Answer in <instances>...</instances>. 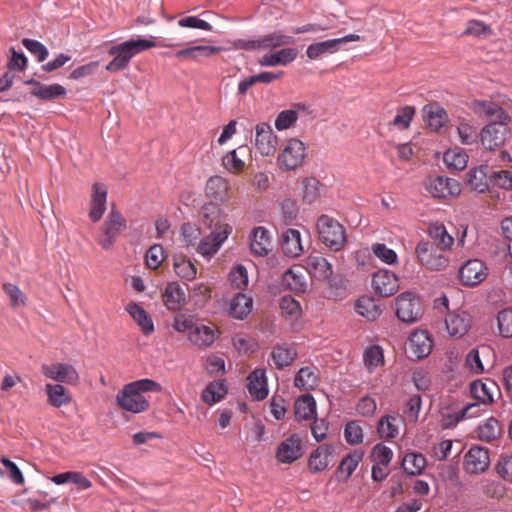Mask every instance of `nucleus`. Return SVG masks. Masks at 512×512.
Wrapping results in <instances>:
<instances>
[{
  "label": "nucleus",
  "mask_w": 512,
  "mask_h": 512,
  "mask_svg": "<svg viewBox=\"0 0 512 512\" xmlns=\"http://www.w3.org/2000/svg\"><path fill=\"white\" fill-rule=\"evenodd\" d=\"M205 194L209 199L226 202L232 196V189L228 179L214 175L211 176L205 185Z\"/></svg>",
  "instance_id": "19"
},
{
  "label": "nucleus",
  "mask_w": 512,
  "mask_h": 512,
  "mask_svg": "<svg viewBox=\"0 0 512 512\" xmlns=\"http://www.w3.org/2000/svg\"><path fill=\"white\" fill-rule=\"evenodd\" d=\"M373 254L387 265H395L398 263V256L393 249L388 248L383 243H375L371 246Z\"/></svg>",
  "instance_id": "61"
},
{
  "label": "nucleus",
  "mask_w": 512,
  "mask_h": 512,
  "mask_svg": "<svg viewBox=\"0 0 512 512\" xmlns=\"http://www.w3.org/2000/svg\"><path fill=\"white\" fill-rule=\"evenodd\" d=\"M294 43L292 36L283 34L281 31H274L272 33L262 35L257 39L244 40L240 39L235 43L236 48L244 50H272L278 47L290 45Z\"/></svg>",
  "instance_id": "6"
},
{
  "label": "nucleus",
  "mask_w": 512,
  "mask_h": 512,
  "mask_svg": "<svg viewBox=\"0 0 512 512\" xmlns=\"http://www.w3.org/2000/svg\"><path fill=\"white\" fill-rule=\"evenodd\" d=\"M43 375L56 382L75 385L79 381V374L76 369L66 363L44 364L41 366Z\"/></svg>",
  "instance_id": "15"
},
{
  "label": "nucleus",
  "mask_w": 512,
  "mask_h": 512,
  "mask_svg": "<svg viewBox=\"0 0 512 512\" xmlns=\"http://www.w3.org/2000/svg\"><path fill=\"white\" fill-rule=\"evenodd\" d=\"M161 385L151 379L145 378L126 384L116 396L117 404L125 411L142 413L149 408L146 392H161Z\"/></svg>",
  "instance_id": "2"
},
{
  "label": "nucleus",
  "mask_w": 512,
  "mask_h": 512,
  "mask_svg": "<svg viewBox=\"0 0 512 512\" xmlns=\"http://www.w3.org/2000/svg\"><path fill=\"white\" fill-rule=\"evenodd\" d=\"M333 452L334 447L331 444H322L318 446L309 456V470L313 473L325 470L329 465V457L333 454Z\"/></svg>",
  "instance_id": "25"
},
{
  "label": "nucleus",
  "mask_w": 512,
  "mask_h": 512,
  "mask_svg": "<svg viewBox=\"0 0 512 512\" xmlns=\"http://www.w3.org/2000/svg\"><path fill=\"white\" fill-rule=\"evenodd\" d=\"M488 275V267L480 259H469L459 268L460 282L465 286H476L483 282Z\"/></svg>",
  "instance_id": "12"
},
{
  "label": "nucleus",
  "mask_w": 512,
  "mask_h": 512,
  "mask_svg": "<svg viewBox=\"0 0 512 512\" xmlns=\"http://www.w3.org/2000/svg\"><path fill=\"white\" fill-rule=\"evenodd\" d=\"M125 228V218L117 209L112 208L103 223L102 234L98 239V243L103 249L109 250Z\"/></svg>",
  "instance_id": "8"
},
{
  "label": "nucleus",
  "mask_w": 512,
  "mask_h": 512,
  "mask_svg": "<svg viewBox=\"0 0 512 512\" xmlns=\"http://www.w3.org/2000/svg\"><path fill=\"white\" fill-rule=\"evenodd\" d=\"M372 287L382 297H389L399 289V280L395 273L381 269L373 274Z\"/></svg>",
  "instance_id": "17"
},
{
  "label": "nucleus",
  "mask_w": 512,
  "mask_h": 512,
  "mask_svg": "<svg viewBox=\"0 0 512 512\" xmlns=\"http://www.w3.org/2000/svg\"><path fill=\"white\" fill-rule=\"evenodd\" d=\"M126 311L137 323L144 335H150L154 332L152 318L141 306L135 302H130L126 306Z\"/></svg>",
  "instance_id": "39"
},
{
  "label": "nucleus",
  "mask_w": 512,
  "mask_h": 512,
  "mask_svg": "<svg viewBox=\"0 0 512 512\" xmlns=\"http://www.w3.org/2000/svg\"><path fill=\"white\" fill-rule=\"evenodd\" d=\"M279 307L283 316L290 319H297L301 315V306L291 296H283L280 300Z\"/></svg>",
  "instance_id": "60"
},
{
  "label": "nucleus",
  "mask_w": 512,
  "mask_h": 512,
  "mask_svg": "<svg viewBox=\"0 0 512 512\" xmlns=\"http://www.w3.org/2000/svg\"><path fill=\"white\" fill-rule=\"evenodd\" d=\"M303 453V439L299 434L294 433L279 443L275 456L280 463L291 464Z\"/></svg>",
  "instance_id": "13"
},
{
  "label": "nucleus",
  "mask_w": 512,
  "mask_h": 512,
  "mask_svg": "<svg viewBox=\"0 0 512 512\" xmlns=\"http://www.w3.org/2000/svg\"><path fill=\"white\" fill-rule=\"evenodd\" d=\"M226 392V386L223 382H211L203 391L202 399L205 403L212 405L219 402Z\"/></svg>",
  "instance_id": "51"
},
{
  "label": "nucleus",
  "mask_w": 512,
  "mask_h": 512,
  "mask_svg": "<svg viewBox=\"0 0 512 512\" xmlns=\"http://www.w3.org/2000/svg\"><path fill=\"white\" fill-rule=\"evenodd\" d=\"M469 108L479 118L492 121H510V116L497 103L489 100H473Z\"/></svg>",
  "instance_id": "16"
},
{
  "label": "nucleus",
  "mask_w": 512,
  "mask_h": 512,
  "mask_svg": "<svg viewBox=\"0 0 512 512\" xmlns=\"http://www.w3.org/2000/svg\"><path fill=\"white\" fill-rule=\"evenodd\" d=\"M355 310L370 321L378 319L383 312L382 305L376 299L368 296H362L356 301Z\"/></svg>",
  "instance_id": "36"
},
{
  "label": "nucleus",
  "mask_w": 512,
  "mask_h": 512,
  "mask_svg": "<svg viewBox=\"0 0 512 512\" xmlns=\"http://www.w3.org/2000/svg\"><path fill=\"white\" fill-rule=\"evenodd\" d=\"M497 327L499 334L505 338L512 337V308H505L497 313Z\"/></svg>",
  "instance_id": "58"
},
{
  "label": "nucleus",
  "mask_w": 512,
  "mask_h": 512,
  "mask_svg": "<svg viewBox=\"0 0 512 512\" xmlns=\"http://www.w3.org/2000/svg\"><path fill=\"white\" fill-rule=\"evenodd\" d=\"M248 391L255 400H263L268 395L267 379L264 370L257 369L251 372L247 378Z\"/></svg>",
  "instance_id": "28"
},
{
  "label": "nucleus",
  "mask_w": 512,
  "mask_h": 512,
  "mask_svg": "<svg viewBox=\"0 0 512 512\" xmlns=\"http://www.w3.org/2000/svg\"><path fill=\"white\" fill-rule=\"evenodd\" d=\"M25 84H31L34 88L31 94L41 100H53L66 95V89L60 84L44 85L33 79L26 81Z\"/></svg>",
  "instance_id": "32"
},
{
  "label": "nucleus",
  "mask_w": 512,
  "mask_h": 512,
  "mask_svg": "<svg viewBox=\"0 0 512 512\" xmlns=\"http://www.w3.org/2000/svg\"><path fill=\"white\" fill-rule=\"evenodd\" d=\"M271 356H272L274 365L277 368L282 369V368L292 364V362L294 361V359L297 356V352L294 349V347L289 346L287 344H282V345L276 346L273 349Z\"/></svg>",
  "instance_id": "44"
},
{
  "label": "nucleus",
  "mask_w": 512,
  "mask_h": 512,
  "mask_svg": "<svg viewBox=\"0 0 512 512\" xmlns=\"http://www.w3.org/2000/svg\"><path fill=\"white\" fill-rule=\"evenodd\" d=\"M423 114L427 120L428 126L433 131H438L448 121L446 111L438 103H430L424 106Z\"/></svg>",
  "instance_id": "38"
},
{
  "label": "nucleus",
  "mask_w": 512,
  "mask_h": 512,
  "mask_svg": "<svg viewBox=\"0 0 512 512\" xmlns=\"http://www.w3.org/2000/svg\"><path fill=\"white\" fill-rule=\"evenodd\" d=\"M476 404H467L458 411L452 413H446L442 416V427L452 428L456 426L460 421L467 418H472L476 413L470 412L471 409L476 408Z\"/></svg>",
  "instance_id": "46"
},
{
  "label": "nucleus",
  "mask_w": 512,
  "mask_h": 512,
  "mask_svg": "<svg viewBox=\"0 0 512 512\" xmlns=\"http://www.w3.org/2000/svg\"><path fill=\"white\" fill-rule=\"evenodd\" d=\"M510 121H492L480 131V141L485 149L495 150L502 147L509 133Z\"/></svg>",
  "instance_id": "9"
},
{
  "label": "nucleus",
  "mask_w": 512,
  "mask_h": 512,
  "mask_svg": "<svg viewBox=\"0 0 512 512\" xmlns=\"http://www.w3.org/2000/svg\"><path fill=\"white\" fill-rule=\"evenodd\" d=\"M487 347L472 349L466 356L465 365L474 374L484 372V365L481 360V353H486Z\"/></svg>",
  "instance_id": "59"
},
{
  "label": "nucleus",
  "mask_w": 512,
  "mask_h": 512,
  "mask_svg": "<svg viewBox=\"0 0 512 512\" xmlns=\"http://www.w3.org/2000/svg\"><path fill=\"white\" fill-rule=\"evenodd\" d=\"M188 339L199 348L210 347L216 339V329L214 326L195 324L194 328L189 332Z\"/></svg>",
  "instance_id": "26"
},
{
  "label": "nucleus",
  "mask_w": 512,
  "mask_h": 512,
  "mask_svg": "<svg viewBox=\"0 0 512 512\" xmlns=\"http://www.w3.org/2000/svg\"><path fill=\"white\" fill-rule=\"evenodd\" d=\"M165 259L164 249L161 245L151 246L145 255L146 264L150 269H157Z\"/></svg>",
  "instance_id": "63"
},
{
  "label": "nucleus",
  "mask_w": 512,
  "mask_h": 512,
  "mask_svg": "<svg viewBox=\"0 0 512 512\" xmlns=\"http://www.w3.org/2000/svg\"><path fill=\"white\" fill-rule=\"evenodd\" d=\"M446 328L451 336L462 337L471 325V317L464 311L449 313L445 319Z\"/></svg>",
  "instance_id": "23"
},
{
  "label": "nucleus",
  "mask_w": 512,
  "mask_h": 512,
  "mask_svg": "<svg viewBox=\"0 0 512 512\" xmlns=\"http://www.w3.org/2000/svg\"><path fill=\"white\" fill-rule=\"evenodd\" d=\"M278 145L277 136L268 123L262 122L255 127L254 146L262 156H272Z\"/></svg>",
  "instance_id": "14"
},
{
  "label": "nucleus",
  "mask_w": 512,
  "mask_h": 512,
  "mask_svg": "<svg viewBox=\"0 0 512 512\" xmlns=\"http://www.w3.org/2000/svg\"><path fill=\"white\" fill-rule=\"evenodd\" d=\"M445 250L421 241L417 244L415 253L419 262L429 270L439 271L446 268L449 258Z\"/></svg>",
  "instance_id": "7"
},
{
  "label": "nucleus",
  "mask_w": 512,
  "mask_h": 512,
  "mask_svg": "<svg viewBox=\"0 0 512 512\" xmlns=\"http://www.w3.org/2000/svg\"><path fill=\"white\" fill-rule=\"evenodd\" d=\"M489 463L488 450L483 447L473 446L464 456V468L471 474L484 472L488 468Z\"/></svg>",
  "instance_id": "18"
},
{
  "label": "nucleus",
  "mask_w": 512,
  "mask_h": 512,
  "mask_svg": "<svg viewBox=\"0 0 512 512\" xmlns=\"http://www.w3.org/2000/svg\"><path fill=\"white\" fill-rule=\"evenodd\" d=\"M173 266L178 277L188 281L195 279L197 269L189 259L182 256L175 257Z\"/></svg>",
  "instance_id": "48"
},
{
  "label": "nucleus",
  "mask_w": 512,
  "mask_h": 512,
  "mask_svg": "<svg viewBox=\"0 0 512 512\" xmlns=\"http://www.w3.org/2000/svg\"><path fill=\"white\" fill-rule=\"evenodd\" d=\"M489 167L487 165H482L477 168L471 169L466 175L467 185L471 190L477 191L479 193H484L488 190L489 187Z\"/></svg>",
  "instance_id": "34"
},
{
  "label": "nucleus",
  "mask_w": 512,
  "mask_h": 512,
  "mask_svg": "<svg viewBox=\"0 0 512 512\" xmlns=\"http://www.w3.org/2000/svg\"><path fill=\"white\" fill-rule=\"evenodd\" d=\"M363 457L364 452L362 450L355 449L351 451L341 460L338 466V473L345 474V480H347L363 460Z\"/></svg>",
  "instance_id": "45"
},
{
  "label": "nucleus",
  "mask_w": 512,
  "mask_h": 512,
  "mask_svg": "<svg viewBox=\"0 0 512 512\" xmlns=\"http://www.w3.org/2000/svg\"><path fill=\"white\" fill-rule=\"evenodd\" d=\"M303 184V201L313 203L321 195L322 184L315 177H306L302 181Z\"/></svg>",
  "instance_id": "50"
},
{
  "label": "nucleus",
  "mask_w": 512,
  "mask_h": 512,
  "mask_svg": "<svg viewBox=\"0 0 512 512\" xmlns=\"http://www.w3.org/2000/svg\"><path fill=\"white\" fill-rule=\"evenodd\" d=\"M428 235L431 241L430 245L448 251L454 244V238L447 232L446 227L439 222L431 223L428 228Z\"/></svg>",
  "instance_id": "29"
},
{
  "label": "nucleus",
  "mask_w": 512,
  "mask_h": 512,
  "mask_svg": "<svg viewBox=\"0 0 512 512\" xmlns=\"http://www.w3.org/2000/svg\"><path fill=\"white\" fill-rule=\"evenodd\" d=\"M317 229L321 242L333 251H340L346 243V232L336 219L321 215L317 220Z\"/></svg>",
  "instance_id": "5"
},
{
  "label": "nucleus",
  "mask_w": 512,
  "mask_h": 512,
  "mask_svg": "<svg viewBox=\"0 0 512 512\" xmlns=\"http://www.w3.org/2000/svg\"><path fill=\"white\" fill-rule=\"evenodd\" d=\"M307 272L318 280H329L333 275L331 263L320 255H310L305 260Z\"/></svg>",
  "instance_id": "21"
},
{
  "label": "nucleus",
  "mask_w": 512,
  "mask_h": 512,
  "mask_svg": "<svg viewBox=\"0 0 512 512\" xmlns=\"http://www.w3.org/2000/svg\"><path fill=\"white\" fill-rule=\"evenodd\" d=\"M222 50V47L197 45L178 50L175 56L179 59L199 61L201 58H209Z\"/></svg>",
  "instance_id": "33"
},
{
  "label": "nucleus",
  "mask_w": 512,
  "mask_h": 512,
  "mask_svg": "<svg viewBox=\"0 0 512 512\" xmlns=\"http://www.w3.org/2000/svg\"><path fill=\"white\" fill-rule=\"evenodd\" d=\"M500 434L499 422L494 418H489L477 429L478 438L485 442H490Z\"/></svg>",
  "instance_id": "56"
},
{
  "label": "nucleus",
  "mask_w": 512,
  "mask_h": 512,
  "mask_svg": "<svg viewBox=\"0 0 512 512\" xmlns=\"http://www.w3.org/2000/svg\"><path fill=\"white\" fill-rule=\"evenodd\" d=\"M317 375L309 367L301 368L295 376V386L302 390H311L317 385Z\"/></svg>",
  "instance_id": "53"
},
{
  "label": "nucleus",
  "mask_w": 512,
  "mask_h": 512,
  "mask_svg": "<svg viewBox=\"0 0 512 512\" xmlns=\"http://www.w3.org/2000/svg\"><path fill=\"white\" fill-rule=\"evenodd\" d=\"M162 300L168 310L178 311L185 304V293L177 282H171L166 286Z\"/></svg>",
  "instance_id": "30"
},
{
  "label": "nucleus",
  "mask_w": 512,
  "mask_h": 512,
  "mask_svg": "<svg viewBox=\"0 0 512 512\" xmlns=\"http://www.w3.org/2000/svg\"><path fill=\"white\" fill-rule=\"evenodd\" d=\"M306 156V145L297 138H291L280 148L276 163L283 172L295 171L303 166Z\"/></svg>",
  "instance_id": "4"
},
{
  "label": "nucleus",
  "mask_w": 512,
  "mask_h": 512,
  "mask_svg": "<svg viewBox=\"0 0 512 512\" xmlns=\"http://www.w3.org/2000/svg\"><path fill=\"white\" fill-rule=\"evenodd\" d=\"M297 54L298 52L295 48H282L274 53L263 55L258 60V63L263 67L286 66L296 59Z\"/></svg>",
  "instance_id": "24"
},
{
  "label": "nucleus",
  "mask_w": 512,
  "mask_h": 512,
  "mask_svg": "<svg viewBox=\"0 0 512 512\" xmlns=\"http://www.w3.org/2000/svg\"><path fill=\"white\" fill-rule=\"evenodd\" d=\"M45 391L48 397V402L53 407L59 408L67 405L71 401L68 390L61 384H46Z\"/></svg>",
  "instance_id": "43"
},
{
  "label": "nucleus",
  "mask_w": 512,
  "mask_h": 512,
  "mask_svg": "<svg viewBox=\"0 0 512 512\" xmlns=\"http://www.w3.org/2000/svg\"><path fill=\"white\" fill-rule=\"evenodd\" d=\"M422 313L418 297L411 292H404L396 298V315L399 320L406 323L417 321Z\"/></svg>",
  "instance_id": "10"
},
{
  "label": "nucleus",
  "mask_w": 512,
  "mask_h": 512,
  "mask_svg": "<svg viewBox=\"0 0 512 512\" xmlns=\"http://www.w3.org/2000/svg\"><path fill=\"white\" fill-rule=\"evenodd\" d=\"M364 364L369 371H373L384 363L383 350L378 345H372L366 348L364 355Z\"/></svg>",
  "instance_id": "55"
},
{
  "label": "nucleus",
  "mask_w": 512,
  "mask_h": 512,
  "mask_svg": "<svg viewBox=\"0 0 512 512\" xmlns=\"http://www.w3.org/2000/svg\"><path fill=\"white\" fill-rule=\"evenodd\" d=\"M92 191L89 218L95 223L102 218L106 210L107 189L102 184L95 183L92 186Z\"/></svg>",
  "instance_id": "22"
},
{
  "label": "nucleus",
  "mask_w": 512,
  "mask_h": 512,
  "mask_svg": "<svg viewBox=\"0 0 512 512\" xmlns=\"http://www.w3.org/2000/svg\"><path fill=\"white\" fill-rule=\"evenodd\" d=\"M272 248L269 232L264 227H256L250 235V249L256 256H266Z\"/></svg>",
  "instance_id": "27"
},
{
  "label": "nucleus",
  "mask_w": 512,
  "mask_h": 512,
  "mask_svg": "<svg viewBox=\"0 0 512 512\" xmlns=\"http://www.w3.org/2000/svg\"><path fill=\"white\" fill-rule=\"evenodd\" d=\"M201 216L203 224L214 229L200 241L197 251L205 257H211L219 251L233 229L230 224L221 222V210L212 203L202 207Z\"/></svg>",
  "instance_id": "1"
},
{
  "label": "nucleus",
  "mask_w": 512,
  "mask_h": 512,
  "mask_svg": "<svg viewBox=\"0 0 512 512\" xmlns=\"http://www.w3.org/2000/svg\"><path fill=\"white\" fill-rule=\"evenodd\" d=\"M432 345V339L426 331H415L409 337V352L413 357L417 359H422L428 356L431 352Z\"/></svg>",
  "instance_id": "20"
},
{
  "label": "nucleus",
  "mask_w": 512,
  "mask_h": 512,
  "mask_svg": "<svg viewBox=\"0 0 512 512\" xmlns=\"http://www.w3.org/2000/svg\"><path fill=\"white\" fill-rule=\"evenodd\" d=\"M281 249L286 256H300L303 252L300 232L291 228L285 230L282 234Z\"/></svg>",
  "instance_id": "31"
},
{
  "label": "nucleus",
  "mask_w": 512,
  "mask_h": 512,
  "mask_svg": "<svg viewBox=\"0 0 512 512\" xmlns=\"http://www.w3.org/2000/svg\"><path fill=\"white\" fill-rule=\"evenodd\" d=\"M400 420L394 416H385L379 420L378 433L383 439H391L398 435V426Z\"/></svg>",
  "instance_id": "49"
},
{
  "label": "nucleus",
  "mask_w": 512,
  "mask_h": 512,
  "mask_svg": "<svg viewBox=\"0 0 512 512\" xmlns=\"http://www.w3.org/2000/svg\"><path fill=\"white\" fill-rule=\"evenodd\" d=\"M246 150L245 146L233 149L222 157L223 167L231 174L239 175L246 167L244 160L241 158L242 152Z\"/></svg>",
  "instance_id": "40"
},
{
  "label": "nucleus",
  "mask_w": 512,
  "mask_h": 512,
  "mask_svg": "<svg viewBox=\"0 0 512 512\" xmlns=\"http://www.w3.org/2000/svg\"><path fill=\"white\" fill-rule=\"evenodd\" d=\"M415 115V108L412 106H404L397 110V113L390 123V125L404 130L407 129L410 125L413 116Z\"/></svg>",
  "instance_id": "62"
},
{
  "label": "nucleus",
  "mask_w": 512,
  "mask_h": 512,
  "mask_svg": "<svg viewBox=\"0 0 512 512\" xmlns=\"http://www.w3.org/2000/svg\"><path fill=\"white\" fill-rule=\"evenodd\" d=\"M424 184L428 193L435 198L446 199L455 197L461 192L459 182L448 177L430 176L425 180Z\"/></svg>",
  "instance_id": "11"
},
{
  "label": "nucleus",
  "mask_w": 512,
  "mask_h": 512,
  "mask_svg": "<svg viewBox=\"0 0 512 512\" xmlns=\"http://www.w3.org/2000/svg\"><path fill=\"white\" fill-rule=\"evenodd\" d=\"M295 417L297 420H310L316 417V403L312 395H302L295 401Z\"/></svg>",
  "instance_id": "42"
},
{
  "label": "nucleus",
  "mask_w": 512,
  "mask_h": 512,
  "mask_svg": "<svg viewBox=\"0 0 512 512\" xmlns=\"http://www.w3.org/2000/svg\"><path fill=\"white\" fill-rule=\"evenodd\" d=\"M490 181L495 185L506 189L512 190V172L508 170L491 171L489 175Z\"/></svg>",
  "instance_id": "64"
},
{
  "label": "nucleus",
  "mask_w": 512,
  "mask_h": 512,
  "mask_svg": "<svg viewBox=\"0 0 512 512\" xmlns=\"http://www.w3.org/2000/svg\"><path fill=\"white\" fill-rule=\"evenodd\" d=\"M457 133L463 145L475 144L478 138H480V133L477 132V128L465 121L458 124Z\"/></svg>",
  "instance_id": "57"
},
{
  "label": "nucleus",
  "mask_w": 512,
  "mask_h": 512,
  "mask_svg": "<svg viewBox=\"0 0 512 512\" xmlns=\"http://www.w3.org/2000/svg\"><path fill=\"white\" fill-rule=\"evenodd\" d=\"M402 467L409 475H419L426 467V458L419 453H408L402 460Z\"/></svg>",
  "instance_id": "47"
},
{
  "label": "nucleus",
  "mask_w": 512,
  "mask_h": 512,
  "mask_svg": "<svg viewBox=\"0 0 512 512\" xmlns=\"http://www.w3.org/2000/svg\"><path fill=\"white\" fill-rule=\"evenodd\" d=\"M444 162L449 168L463 170L468 163V155L463 150H448L444 153Z\"/></svg>",
  "instance_id": "54"
},
{
  "label": "nucleus",
  "mask_w": 512,
  "mask_h": 512,
  "mask_svg": "<svg viewBox=\"0 0 512 512\" xmlns=\"http://www.w3.org/2000/svg\"><path fill=\"white\" fill-rule=\"evenodd\" d=\"M496 388L495 382L491 380H475L470 384V393L479 403L487 405L493 402V392Z\"/></svg>",
  "instance_id": "37"
},
{
  "label": "nucleus",
  "mask_w": 512,
  "mask_h": 512,
  "mask_svg": "<svg viewBox=\"0 0 512 512\" xmlns=\"http://www.w3.org/2000/svg\"><path fill=\"white\" fill-rule=\"evenodd\" d=\"M252 305L253 301L251 297L243 293H238L231 300L229 314L235 319L242 320L250 314Z\"/></svg>",
  "instance_id": "41"
},
{
  "label": "nucleus",
  "mask_w": 512,
  "mask_h": 512,
  "mask_svg": "<svg viewBox=\"0 0 512 512\" xmlns=\"http://www.w3.org/2000/svg\"><path fill=\"white\" fill-rule=\"evenodd\" d=\"M162 46V47H173L172 44H158L155 41V37L149 39H130L118 45L112 46L108 53L114 58L107 64L106 70L110 72H117L125 69L130 60L137 54L149 50L151 48Z\"/></svg>",
  "instance_id": "3"
},
{
  "label": "nucleus",
  "mask_w": 512,
  "mask_h": 512,
  "mask_svg": "<svg viewBox=\"0 0 512 512\" xmlns=\"http://www.w3.org/2000/svg\"><path fill=\"white\" fill-rule=\"evenodd\" d=\"M282 285L290 291L304 293L307 282L302 269L294 266L287 270L282 276Z\"/></svg>",
  "instance_id": "35"
},
{
  "label": "nucleus",
  "mask_w": 512,
  "mask_h": 512,
  "mask_svg": "<svg viewBox=\"0 0 512 512\" xmlns=\"http://www.w3.org/2000/svg\"><path fill=\"white\" fill-rule=\"evenodd\" d=\"M336 51V41L330 39L309 45L306 50V55L309 59L316 60L326 53H334Z\"/></svg>",
  "instance_id": "52"
}]
</instances>
